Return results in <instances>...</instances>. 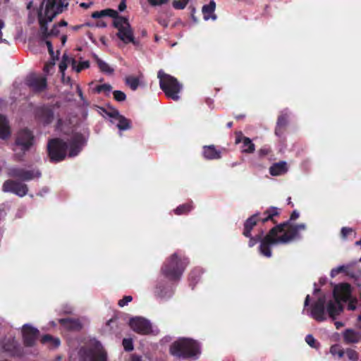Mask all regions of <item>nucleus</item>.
<instances>
[{"mask_svg":"<svg viewBox=\"0 0 361 361\" xmlns=\"http://www.w3.org/2000/svg\"><path fill=\"white\" fill-rule=\"evenodd\" d=\"M46 44L47 46L49 54L53 57L54 52V48H53L51 42L49 40H47Z\"/></svg>","mask_w":361,"mask_h":361,"instance_id":"53","label":"nucleus"},{"mask_svg":"<svg viewBox=\"0 0 361 361\" xmlns=\"http://www.w3.org/2000/svg\"><path fill=\"white\" fill-rule=\"evenodd\" d=\"M102 110L109 117L115 119L121 114L118 109L111 106H107V109H102Z\"/></svg>","mask_w":361,"mask_h":361,"instance_id":"42","label":"nucleus"},{"mask_svg":"<svg viewBox=\"0 0 361 361\" xmlns=\"http://www.w3.org/2000/svg\"><path fill=\"white\" fill-rule=\"evenodd\" d=\"M130 24L128 18L121 16L118 14L114 19L113 25L118 30L123 28L126 25Z\"/></svg>","mask_w":361,"mask_h":361,"instance_id":"36","label":"nucleus"},{"mask_svg":"<svg viewBox=\"0 0 361 361\" xmlns=\"http://www.w3.org/2000/svg\"><path fill=\"white\" fill-rule=\"evenodd\" d=\"M11 135L10 127L8 121L6 116L0 114V138L6 139Z\"/></svg>","mask_w":361,"mask_h":361,"instance_id":"30","label":"nucleus"},{"mask_svg":"<svg viewBox=\"0 0 361 361\" xmlns=\"http://www.w3.org/2000/svg\"><path fill=\"white\" fill-rule=\"evenodd\" d=\"M26 85L33 92H41L47 88V78L44 76H37L35 74H31L26 78Z\"/></svg>","mask_w":361,"mask_h":361,"instance_id":"14","label":"nucleus"},{"mask_svg":"<svg viewBox=\"0 0 361 361\" xmlns=\"http://www.w3.org/2000/svg\"><path fill=\"white\" fill-rule=\"evenodd\" d=\"M44 0L40 6L37 12V19L39 24L41 38L43 40L47 39L51 36H58L60 33L59 27L54 24L50 31L48 30V23L51 22L53 19L63 11L62 0H47L44 12L42 11Z\"/></svg>","mask_w":361,"mask_h":361,"instance_id":"2","label":"nucleus"},{"mask_svg":"<svg viewBox=\"0 0 361 361\" xmlns=\"http://www.w3.org/2000/svg\"><path fill=\"white\" fill-rule=\"evenodd\" d=\"M59 324L68 330L80 331L82 325L79 320L71 318H63L59 320Z\"/></svg>","mask_w":361,"mask_h":361,"instance_id":"25","label":"nucleus"},{"mask_svg":"<svg viewBox=\"0 0 361 361\" xmlns=\"http://www.w3.org/2000/svg\"><path fill=\"white\" fill-rule=\"evenodd\" d=\"M7 176L12 178H16L21 181H30L35 178L41 176V172L38 170H27L24 168L11 166L7 169Z\"/></svg>","mask_w":361,"mask_h":361,"instance_id":"9","label":"nucleus"},{"mask_svg":"<svg viewBox=\"0 0 361 361\" xmlns=\"http://www.w3.org/2000/svg\"><path fill=\"white\" fill-rule=\"evenodd\" d=\"M80 361H107V354L102 347L82 348L79 351Z\"/></svg>","mask_w":361,"mask_h":361,"instance_id":"10","label":"nucleus"},{"mask_svg":"<svg viewBox=\"0 0 361 361\" xmlns=\"http://www.w3.org/2000/svg\"><path fill=\"white\" fill-rule=\"evenodd\" d=\"M94 58L97 62L99 68L102 73L109 75L114 73V68H111L108 63L100 59L97 55H94Z\"/></svg>","mask_w":361,"mask_h":361,"instance_id":"32","label":"nucleus"},{"mask_svg":"<svg viewBox=\"0 0 361 361\" xmlns=\"http://www.w3.org/2000/svg\"><path fill=\"white\" fill-rule=\"evenodd\" d=\"M334 324L336 326V329H339L341 327L343 326V323L341 322H336Z\"/></svg>","mask_w":361,"mask_h":361,"instance_id":"64","label":"nucleus"},{"mask_svg":"<svg viewBox=\"0 0 361 361\" xmlns=\"http://www.w3.org/2000/svg\"><path fill=\"white\" fill-rule=\"evenodd\" d=\"M263 234H264L263 231H262L260 233L256 235L255 236H252V234H250V236L247 237L249 238L248 246L250 247H252L258 242H260V243H261L262 241L263 240V239L265 238V236L264 238H262Z\"/></svg>","mask_w":361,"mask_h":361,"instance_id":"38","label":"nucleus"},{"mask_svg":"<svg viewBox=\"0 0 361 361\" xmlns=\"http://www.w3.org/2000/svg\"><path fill=\"white\" fill-rule=\"evenodd\" d=\"M71 62L73 68L75 69L77 73H80L81 71L90 67V62L88 61L80 62L78 66H76L77 61L74 59H71Z\"/></svg>","mask_w":361,"mask_h":361,"instance_id":"37","label":"nucleus"},{"mask_svg":"<svg viewBox=\"0 0 361 361\" xmlns=\"http://www.w3.org/2000/svg\"><path fill=\"white\" fill-rule=\"evenodd\" d=\"M202 271L200 269H194L189 274V281L192 288H194L195 284L200 281L201 278Z\"/></svg>","mask_w":361,"mask_h":361,"instance_id":"33","label":"nucleus"},{"mask_svg":"<svg viewBox=\"0 0 361 361\" xmlns=\"http://www.w3.org/2000/svg\"><path fill=\"white\" fill-rule=\"evenodd\" d=\"M122 344L126 351L130 352L134 348L133 340L131 338H123Z\"/></svg>","mask_w":361,"mask_h":361,"instance_id":"46","label":"nucleus"},{"mask_svg":"<svg viewBox=\"0 0 361 361\" xmlns=\"http://www.w3.org/2000/svg\"><path fill=\"white\" fill-rule=\"evenodd\" d=\"M84 143V137L81 134L75 135L71 139L68 145L69 152L68 156L73 157L77 156L80 151Z\"/></svg>","mask_w":361,"mask_h":361,"instance_id":"21","label":"nucleus"},{"mask_svg":"<svg viewBox=\"0 0 361 361\" xmlns=\"http://www.w3.org/2000/svg\"><path fill=\"white\" fill-rule=\"evenodd\" d=\"M126 8V4L125 3V1H122L119 5H118V10L120 11H123Z\"/></svg>","mask_w":361,"mask_h":361,"instance_id":"59","label":"nucleus"},{"mask_svg":"<svg viewBox=\"0 0 361 361\" xmlns=\"http://www.w3.org/2000/svg\"><path fill=\"white\" fill-rule=\"evenodd\" d=\"M4 22L0 19V43L1 42H6V39H4L2 38V32H1V30L4 27Z\"/></svg>","mask_w":361,"mask_h":361,"instance_id":"56","label":"nucleus"},{"mask_svg":"<svg viewBox=\"0 0 361 361\" xmlns=\"http://www.w3.org/2000/svg\"><path fill=\"white\" fill-rule=\"evenodd\" d=\"M129 325L134 331L140 334L147 335L152 331L150 323L143 318H133L130 320Z\"/></svg>","mask_w":361,"mask_h":361,"instance_id":"16","label":"nucleus"},{"mask_svg":"<svg viewBox=\"0 0 361 361\" xmlns=\"http://www.w3.org/2000/svg\"><path fill=\"white\" fill-rule=\"evenodd\" d=\"M92 4V2L90 3H81L80 4V6L82 7V8H88L90 5Z\"/></svg>","mask_w":361,"mask_h":361,"instance_id":"63","label":"nucleus"},{"mask_svg":"<svg viewBox=\"0 0 361 361\" xmlns=\"http://www.w3.org/2000/svg\"><path fill=\"white\" fill-rule=\"evenodd\" d=\"M126 83L132 90H136L140 85V80L137 78L129 76L126 79Z\"/></svg>","mask_w":361,"mask_h":361,"instance_id":"40","label":"nucleus"},{"mask_svg":"<svg viewBox=\"0 0 361 361\" xmlns=\"http://www.w3.org/2000/svg\"><path fill=\"white\" fill-rule=\"evenodd\" d=\"M59 27L67 26L68 23L65 20H61L59 23H56Z\"/></svg>","mask_w":361,"mask_h":361,"instance_id":"61","label":"nucleus"},{"mask_svg":"<svg viewBox=\"0 0 361 361\" xmlns=\"http://www.w3.org/2000/svg\"><path fill=\"white\" fill-rule=\"evenodd\" d=\"M305 341L310 345L311 347L314 346V344L316 342V340L313 337L312 335L308 334L305 338Z\"/></svg>","mask_w":361,"mask_h":361,"instance_id":"52","label":"nucleus"},{"mask_svg":"<svg viewBox=\"0 0 361 361\" xmlns=\"http://www.w3.org/2000/svg\"><path fill=\"white\" fill-rule=\"evenodd\" d=\"M203 156L208 160L219 159L221 157V151L218 150L214 145L204 146Z\"/></svg>","mask_w":361,"mask_h":361,"instance_id":"27","label":"nucleus"},{"mask_svg":"<svg viewBox=\"0 0 361 361\" xmlns=\"http://www.w3.org/2000/svg\"><path fill=\"white\" fill-rule=\"evenodd\" d=\"M243 143L241 152L244 154H252L255 151V145L252 140L244 136L241 131L235 133V143Z\"/></svg>","mask_w":361,"mask_h":361,"instance_id":"19","label":"nucleus"},{"mask_svg":"<svg viewBox=\"0 0 361 361\" xmlns=\"http://www.w3.org/2000/svg\"><path fill=\"white\" fill-rule=\"evenodd\" d=\"M2 190L5 192H11L19 197H24L28 192L27 185L20 181L8 179L6 180L3 185Z\"/></svg>","mask_w":361,"mask_h":361,"instance_id":"12","label":"nucleus"},{"mask_svg":"<svg viewBox=\"0 0 361 361\" xmlns=\"http://www.w3.org/2000/svg\"><path fill=\"white\" fill-rule=\"evenodd\" d=\"M310 302V295H307L305 298V302H304V307H306L309 306Z\"/></svg>","mask_w":361,"mask_h":361,"instance_id":"60","label":"nucleus"},{"mask_svg":"<svg viewBox=\"0 0 361 361\" xmlns=\"http://www.w3.org/2000/svg\"><path fill=\"white\" fill-rule=\"evenodd\" d=\"M116 119L118 121L116 126L120 130H126L131 128L130 120L128 119L124 116L120 114Z\"/></svg>","mask_w":361,"mask_h":361,"instance_id":"31","label":"nucleus"},{"mask_svg":"<svg viewBox=\"0 0 361 361\" xmlns=\"http://www.w3.org/2000/svg\"><path fill=\"white\" fill-rule=\"evenodd\" d=\"M188 264V258L175 252L166 259L161 268V274L169 281L177 282Z\"/></svg>","mask_w":361,"mask_h":361,"instance_id":"3","label":"nucleus"},{"mask_svg":"<svg viewBox=\"0 0 361 361\" xmlns=\"http://www.w3.org/2000/svg\"><path fill=\"white\" fill-rule=\"evenodd\" d=\"M130 361H142V357L136 354H133L130 357Z\"/></svg>","mask_w":361,"mask_h":361,"instance_id":"58","label":"nucleus"},{"mask_svg":"<svg viewBox=\"0 0 361 361\" xmlns=\"http://www.w3.org/2000/svg\"><path fill=\"white\" fill-rule=\"evenodd\" d=\"M300 214H299V212L296 210H294L290 216V219L288 221H295L298 217H299Z\"/></svg>","mask_w":361,"mask_h":361,"instance_id":"54","label":"nucleus"},{"mask_svg":"<svg viewBox=\"0 0 361 361\" xmlns=\"http://www.w3.org/2000/svg\"><path fill=\"white\" fill-rule=\"evenodd\" d=\"M193 208L192 203L188 202L179 205L174 209L176 215H183L188 214Z\"/></svg>","mask_w":361,"mask_h":361,"instance_id":"35","label":"nucleus"},{"mask_svg":"<svg viewBox=\"0 0 361 361\" xmlns=\"http://www.w3.org/2000/svg\"><path fill=\"white\" fill-rule=\"evenodd\" d=\"M23 343L26 347H32L35 345L36 341L39 335L37 329L32 327L29 324H25L23 326Z\"/></svg>","mask_w":361,"mask_h":361,"instance_id":"15","label":"nucleus"},{"mask_svg":"<svg viewBox=\"0 0 361 361\" xmlns=\"http://www.w3.org/2000/svg\"><path fill=\"white\" fill-rule=\"evenodd\" d=\"M216 3L214 0H211L209 4H206L202 6V12L205 20H208L210 18L213 20L216 19V16L214 13Z\"/></svg>","mask_w":361,"mask_h":361,"instance_id":"29","label":"nucleus"},{"mask_svg":"<svg viewBox=\"0 0 361 361\" xmlns=\"http://www.w3.org/2000/svg\"><path fill=\"white\" fill-rule=\"evenodd\" d=\"M92 17L93 18H99L103 17V10L100 11H94L92 13Z\"/></svg>","mask_w":361,"mask_h":361,"instance_id":"57","label":"nucleus"},{"mask_svg":"<svg viewBox=\"0 0 361 361\" xmlns=\"http://www.w3.org/2000/svg\"><path fill=\"white\" fill-rule=\"evenodd\" d=\"M114 99L117 102H123L126 99V94L120 90H114L113 92Z\"/></svg>","mask_w":361,"mask_h":361,"instance_id":"47","label":"nucleus"},{"mask_svg":"<svg viewBox=\"0 0 361 361\" xmlns=\"http://www.w3.org/2000/svg\"><path fill=\"white\" fill-rule=\"evenodd\" d=\"M117 37L125 44L133 43L136 44L137 42L133 35V31L130 24L126 25L125 27L118 30L116 34Z\"/></svg>","mask_w":361,"mask_h":361,"instance_id":"23","label":"nucleus"},{"mask_svg":"<svg viewBox=\"0 0 361 361\" xmlns=\"http://www.w3.org/2000/svg\"><path fill=\"white\" fill-rule=\"evenodd\" d=\"M288 171V166L286 161H281L273 164L269 168V173L273 176H281Z\"/></svg>","mask_w":361,"mask_h":361,"instance_id":"28","label":"nucleus"},{"mask_svg":"<svg viewBox=\"0 0 361 361\" xmlns=\"http://www.w3.org/2000/svg\"><path fill=\"white\" fill-rule=\"evenodd\" d=\"M258 153L260 157H265L270 153V150L268 148H262Z\"/></svg>","mask_w":361,"mask_h":361,"instance_id":"55","label":"nucleus"},{"mask_svg":"<svg viewBox=\"0 0 361 361\" xmlns=\"http://www.w3.org/2000/svg\"><path fill=\"white\" fill-rule=\"evenodd\" d=\"M111 90H112L111 85L110 84L105 83V84L97 85L94 88V92L97 93L104 92L106 95H109V94L111 91Z\"/></svg>","mask_w":361,"mask_h":361,"instance_id":"41","label":"nucleus"},{"mask_svg":"<svg viewBox=\"0 0 361 361\" xmlns=\"http://www.w3.org/2000/svg\"><path fill=\"white\" fill-rule=\"evenodd\" d=\"M174 290L172 287L166 286L164 281H159L155 287L154 295L161 299H168L172 297Z\"/></svg>","mask_w":361,"mask_h":361,"instance_id":"22","label":"nucleus"},{"mask_svg":"<svg viewBox=\"0 0 361 361\" xmlns=\"http://www.w3.org/2000/svg\"><path fill=\"white\" fill-rule=\"evenodd\" d=\"M133 300V298L132 296L130 295H126V296H124L123 299L120 300L118 301V305L120 306V307H123L126 305H128V303L129 302H131Z\"/></svg>","mask_w":361,"mask_h":361,"instance_id":"50","label":"nucleus"},{"mask_svg":"<svg viewBox=\"0 0 361 361\" xmlns=\"http://www.w3.org/2000/svg\"><path fill=\"white\" fill-rule=\"evenodd\" d=\"M42 343H50V345L53 348H58L60 345L61 341L58 338H54L49 334L44 335L41 338Z\"/></svg>","mask_w":361,"mask_h":361,"instance_id":"34","label":"nucleus"},{"mask_svg":"<svg viewBox=\"0 0 361 361\" xmlns=\"http://www.w3.org/2000/svg\"><path fill=\"white\" fill-rule=\"evenodd\" d=\"M68 149V144L63 139L56 137L48 141L47 153L51 162L57 163L64 160L67 156Z\"/></svg>","mask_w":361,"mask_h":361,"instance_id":"8","label":"nucleus"},{"mask_svg":"<svg viewBox=\"0 0 361 361\" xmlns=\"http://www.w3.org/2000/svg\"><path fill=\"white\" fill-rule=\"evenodd\" d=\"M70 61V59L66 54H63L62 57L61 61L59 63V68L60 72L62 73V80L64 82L65 79V71L68 66V62Z\"/></svg>","mask_w":361,"mask_h":361,"instance_id":"39","label":"nucleus"},{"mask_svg":"<svg viewBox=\"0 0 361 361\" xmlns=\"http://www.w3.org/2000/svg\"><path fill=\"white\" fill-rule=\"evenodd\" d=\"M1 348L4 352L7 353L13 357H20L24 353L23 349L15 338L4 339L1 342Z\"/></svg>","mask_w":361,"mask_h":361,"instance_id":"13","label":"nucleus"},{"mask_svg":"<svg viewBox=\"0 0 361 361\" xmlns=\"http://www.w3.org/2000/svg\"><path fill=\"white\" fill-rule=\"evenodd\" d=\"M330 353L334 355H337L339 358H341L345 353L343 349L339 345L337 344L333 345L331 347Z\"/></svg>","mask_w":361,"mask_h":361,"instance_id":"44","label":"nucleus"},{"mask_svg":"<svg viewBox=\"0 0 361 361\" xmlns=\"http://www.w3.org/2000/svg\"><path fill=\"white\" fill-rule=\"evenodd\" d=\"M305 229V224H291L290 221H286L274 226L259 245L260 253L267 257H271L272 245L289 243L294 239L300 238L299 231Z\"/></svg>","mask_w":361,"mask_h":361,"instance_id":"1","label":"nucleus"},{"mask_svg":"<svg viewBox=\"0 0 361 361\" xmlns=\"http://www.w3.org/2000/svg\"><path fill=\"white\" fill-rule=\"evenodd\" d=\"M280 209L276 207H270L267 209L263 213L257 212L244 222L243 235L245 237H250L251 232L257 223L264 224L268 221H271L273 224H276L275 217L280 215Z\"/></svg>","mask_w":361,"mask_h":361,"instance_id":"5","label":"nucleus"},{"mask_svg":"<svg viewBox=\"0 0 361 361\" xmlns=\"http://www.w3.org/2000/svg\"><path fill=\"white\" fill-rule=\"evenodd\" d=\"M118 12L116 10L111 8H107L103 10V17L104 16H109L114 19L116 16H118Z\"/></svg>","mask_w":361,"mask_h":361,"instance_id":"49","label":"nucleus"},{"mask_svg":"<svg viewBox=\"0 0 361 361\" xmlns=\"http://www.w3.org/2000/svg\"><path fill=\"white\" fill-rule=\"evenodd\" d=\"M288 115L286 113H282L278 116L276 125L275 127V135L278 137H281L288 125Z\"/></svg>","mask_w":361,"mask_h":361,"instance_id":"24","label":"nucleus"},{"mask_svg":"<svg viewBox=\"0 0 361 361\" xmlns=\"http://www.w3.org/2000/svg\"><path fill=\"white\" fill-rule=\"evenodd\" d=\"M343 305L334 299L326 303V312L332 320H335L343 312Z\"/></svg>","mask_w":361,"mask_h":361,"instance_id":"20","label":"nucleus"},{"mask_svg":"<svg viewBox=\"0 0 361 361\" xmlns=\"http://www.w3.org/2000/svg\"><path fill=\"white\" fill-rule=\"evenodd\" d=\"M353 233L354 231L353 228L349 227H343L341 231V235L343 239L345 240Z\"/></svg>","mask_w":361,"mask_h":361,"instance_id":"48","label":"nucleus"},{"mask_svg":"<svg viewBox=\"0 0 361 361\" xmlns=\"http://www.w3.org/2000/svg\"><path fill=\"white\" fill-rule=\"evenodd\" d=\"M346 355L349 360L358 361L359 354L353 349L348 348L345 351Z\"/></svg>","mask_w":361,"mask_h":361,"instance_id":"45","label":"nucleus"},{"mask_svg":"<svg viewBox=\"0 0 361 361\" xmlns=\"http://www.w3.org/2000/svg\"><path fill=\"white\" fill-rule=\"evenodd\" d=\"M76 89H77V93L78 94L79 97L82 99L83 94H82V91L81 88L80 87L79 85H77Z\"/></svg>","mask_w":361,"mask_h":361,"instance_id":"62","label":"nucleus"},{"mask_svg":"<svg viewBox=\"0 0 361 361\" xmlns=\"http://www.w3.org/2000/svg\"><path fill=\"white\" fill-rule=\"evenodd\" d=\"M190 0H174L172 2V6L176 10H183L184 9Z\"/></svg>","mask_w":361,"mask_h":361,"instance_id":"43","label":"nucleus"},{"mask_svg":"<svg viewBox=\"0 0 361 361\" xmlns=\"http://www.w3.org/2000/svg\"><path fill=\"white\" fill-rule=\"evenodd\" d=\"M33 141L34 135L30 130L23 129L19 131L16 135L13 148L14 152L13 160L18 162L23 161L25 154L33 145Z\"/></svg>","mask_w":361,"mask_h":361,"instance_id":"7","label":"nucleus"},{"mask_svg":"<svg viewBox=\"0 0 361 361\" xmlns=\"http://www.w3.org/2000/svg\"><path fill=\"white\" fill-rule=\"evenodd\" d=\"M326 297L322 295L313 302L310 306V315L318 322H324L327 319L326 315Z\"/></svg>","mask_w":361,"mask_h":361,"instance_id":"11","label":"nucleus"},{"mask_svg":"<svg viewBox=\"0 0 361 361\" xmlns=\"http://www.w3.org/2000/svg\"><path fill=\"white\" fill-rule=\"evenodd\" d=\"M159 86L167 98L178 101L180 99L179 93L182 90V85L175 77L164 73L162 70L158 72Z\"/></svg>","mask_w":361,"mask_h":361,"instance_id":"6","label":"nucleus"},{"mask_svg":"<svg viewBox=\"0 0 361 361\" xmlns=\"http://www.w3.org/2000/svg\"><path fill=\"white\" fill-rule=\"evenodd\" d=\"M351 295V287L348 283H341L336 286L333 291L334 299L339 302H346Z\"/></svg>","mask_w":361,"mask_h":361,"instance_id":"18","label":"nucleus"},{"mask_svg":"<svg viewBox=\"0 0 361 361\" xmlns=\"http://www.w3.org/2000/svg\"><path fill=\"white\" fill-rule=\"evenodd\" d=\"M53 109L47 105L38 106L35 109V117L44 125L49 124L54 120Z\"/></svg>","mask_w":361,"mask_h":361,"instance_id":"17","label":"nucleus"},{"mask_svg":"<svg viewBox=\"0 0 361 361\" xmlns=\"http://www.w3.org/2000/svg\"><path fill=\"white\" fill-rule=\"evenodd\" d=\"M148 2L152 6H157L167 4L168 0H148Z\"/></svg>","mask_w":361,"mask_h":361,"instance_id":"51","label":"nucleus"},{"mask_svg":"<svg viewBox=\"0 0 361 361\" xmlns=\"http://www.w3.org/2000/svg\"><path fill=\"white\" fill-rule=\"evenodd\" d=\"M346 343H357L361 341V334L351 329H347L343 334Z\"/></svg>","mask_w":361,"mask_h":361,"instance_id":"26","label":"nucleus"},{"mask_svg":"<svg viewBox=\"0 0 361 361\" xmlns=\"http://www.w3.org/2000/svg\"><path fill=\"white\" fill-rule=\"evenodd\" d=\"M169 353L178 359H197L200 354V346L197 341L188 338H180L173 342Z\"/></svg>","mask_w":361,"mask_h":361,"instance_id":"4","label":"nucleus"}]
</instances>
